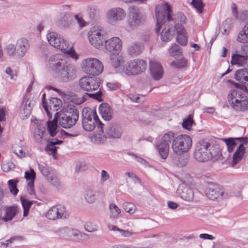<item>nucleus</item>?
I'll list each match as a JSON object with an SVG mask.
<instances>
[{"label": "nucleus", "instance_id": "6ab92c4d", "mask_svg": "<svg viewBox=\"0 0 248 248\" xmlns=\"http://www.w3.org/2000/svg\"><path fill=\"white\" fill-rule=\"evenodd\" d=\"M16 56L22 58L30 48L28 40L24 38L19 39L16 45Z\"/></svg>", "mask_w": 248, "mask_h": 248}, {"label": "nucleus", "instance_id": "37998d69", "mask_svg": "<svg viewBox=\"0 0 248 248\" xmlns=\"http://www.w3.org/2000/svg\"><path fill=\"white\" fill-rule=\"evenodd\" d=\"M187 64V61L185 58H182L180 60L172 62L170 66L175 68H182L186 67Z\"/></svg>", "mask_w": 248, "mask_h": 248}, {"label": "nucleus", "instance_id": "49530a36", "mask_svg": "<svg viewBox=\"0 0 248 248\" xmlns=\"http://www.w3.org/2000/svg\"><path fill=\"white\" fill-rule=\"evenodd\" d=\"M72 16L69 14H65L62 20L61 24L64 27H68L72 23Z\"/></svg>", "mask_w": 248, "mask_h": 248}, {"label": "nucleus", "instance_id": "603ef678", "mask_svg": "<svg viewBox=\"0 0 248 248\" xmlns=\"http://www.w3.org/2000/svg\"><path fill=\"white\" fill-rule=\"evenodd\" d=\"M46 217L50 220H56L58 219L57 215L56 216L55 206H53L48 211Z\"/></svg>", "mask_w": 248, "mask_h": 248}, {"label": "nucleus", "instance_id": "f8f14e48", "mask_svg": "<svg viewBox=\"0 0 248 248\" xmlns=\"http://www.w3.org/2000/svg\"><path fill=\"white\" fill-rule=\"evenodd\" d=\"M88 38L90 43L96 48L102 46L106 40L103 31L96 27L91 29L88 32Z\"/></svg>", "mask_w": 248, "mask_h": 248}, {"label": "nucleus", "instance_id": "de8ad7c7", "mask_svg": "<svg viewBox=\"0 0 248 248\" xmlns=\"http://www.w3.org/2000/svg\"><path fill=\"white\" fill-rule=\"evenodd\" d=\"M246 73L245 69H240L236 71L235 74V78L239 82L245 81V77L247 76L245 75Z\"/></svg>", "mask_w": 248, "mask_h": 248}, {"label": "nucleus", "instance_id": "4c0bfd02", "mask_svg": "<svg viewBox=\"0 0 248 248\" xmlns=\"http://www.w3.org/2000/svg\"><path fill=\"white\" fill-rule=\"evenodd\" d=\"M168 52L171 56L174 57L181 55L182 51L181 48L178 45L173 43L168 49Z\"/></svg>", "mask_w": 248, "mask_h": 248}, {"label": "nucleus", "instance_id": "7ed1b4c3", "mask_svg": "<svg viewBox=\"0 0 248 248\" xmlns=\"http://www.w3.org/2000/svg\"><path fill=\"white\" fill-rule=\"evenodd\" d=\"M228 101L236 111L244 112L248 109V98L242 88L236 87L228 95Z\"/></svg>", "mask_w": 248, "mask_h": 248}, {"label": "nucleus", "instance_id": "c9c22d12", "mask_svg": "<svg viewBox=\"0 0 248 248\" xmlns=\"http://www.w3.org/2000/svg\"><path fill=\"white\" fill-rule=\"evenodd\" d=\"M85 199L89 203H93L95 202L97 199L95 191L91 188H88L85 192Z\"/></svg>", "mask_w": 248, "mask_h": 248}, {"label": "nucleus", "instance_id": "dca6fc26", "mask_svg": "<svg viewBox=\"0 0 248 248\" xmlns=\"http://www.w3.org/2000/svg\"><path fill=\"white\" fill-rule=\"evenodd\" d=\"M56 76L60 81L63 82H67L73 80L76 77L75 68L69 62L62 72H60Z\"/></svg>", "mask_w": 248, "mask_h": 248}, {"label": "nucleus", "instance_id": "58836bf2", "mask_svg": "<svg viewBox=\"0 0 248 248\" xmlns=\"http://www.w3.org/2000/svg\"><path fill=\"white\" fill-rule=\"evenodd\" d=\"M18 182L17 179H11L8 181V187L10 191L14 196H16L18 192V189L17 188V184Z\"/></svg>", "mask_w": 248, "mask_h": 248}, {"label": "nucleus", "instance_id": "6e6552de", "mask_svg": "<svg viewBox=\"0 0 248 248\" xmlns=\"http://www.w3.org/2000/svg\"><path fill=\"white\" fill-rule=\"evenodd\" d=\"M192 144L191 138L188 135L184 134L177 136L173 140L171 147L174 153L182 155L188 152Z\"/></svg>", "mask_w": 248, "mask_h": 248}, {"label": "nucleus", "instance_id": "2f4dec72", "mask_svg": "<svg viewBox=\"0 0 248 248\" xmlns=\"http://www.w3.org/2000/svg\"><path fill=\"white\" fill-rule=\"evenodd\" d=\"M20 201L23 208V216L26 217L28 215L31 205L35 202L33 201H29L23 196L20 197Z\"/></svg>", "mask_w": 248, "mask_h": 248}, {"label": "nucleus", "instance_id": "423d86ee", "mask_svg": "<svg viewBox=\"0 0 248 248\" xmlns=\"http://www.w3.org/2000/svg\"><path fill=\"white\" fill-rule=\"evenodd\" d=\"M62 113L59 121V124L65 129L74 126L79 118V111L77 107L63 108Z\"/></svg>", "mask_w": 248, "mask_h": 248}, {"label": "nucleus", "instance_id": "864d4df0", "mask_svg": "<svg viewBox=\"0 0 248 248\" xmlns=\"http://www.w3.org/2000/svg\"><path fill=\"white\" fill-rule=\"evenodd\" d=\"M7 54L10 56H16V46L13 44H9L5 47Z\"/></svg>", "mask_w": 248, "mask_h": 248}, {"label": "nucleus", "instance_id": "5701e85b", "mask_svg": "<svg viewBox=\"0 0 248 248\" xmlns=\"http://www.w3.org/2000/svg\"><path fill=\"white\" fill-rule=\"evenodd\" d=\"M100 113L104 120L110 121L112 118V109L108 103H102L99 107Z\"/></svg>", "mask_w": 248, "mask_h": 248}, {"label": "nucleus", "instance_id": "1a4fd4ad", "mask_svg": "<svg viewBox=\"0 0 248 248\" xmlns=\"http://www.w3.org/2000/svg\"><path fill=\"white\" fill-rule=\"evenodd\" d=\"M81 68L84 72L93 76L99 75L103 70L102 62L98 59L92 58L84 60L82 62Z\"/></svg>", "mask_w": 248, "mask_h": 248}, {"label": "nucleus", "instance_id": "a18cd8bd", "mask_svg": "<svg viewBox=\"0 0 248 248\" xmlns=\"http://www.w3.org/2000/svg\"><path fill=\"white\" fill-rule=\"evenodd\" d=\"M191 4L196 9L199 14L202 13L203 4L202 0H192Z\"/></svg>", "mask_w": 248, "mask_h": 248}, {"label": "nucleus", "instance_id": "c756f323", "mask_svg": "<svg viewBox=\"0 0 248 248\" xmlns=\"http://www.w3.org/2000/svg\"><path fill=\"white\" fill-rule=\"evenodd\" d=\"M62 102L61 99L57 97H51L47 103L48 108L53 111H57L62 106Z\"/></svg>", "mask_w": 248, "mask_h": 248}, {"label": "nucleus", "instance_id": "bb28decb", "mask_svg": "<svg viewBox=\"0 0 248 248\" xmlns=\"http://www.w3.org/2000/svg\"><path fill=\"white\" fill-rule=\"evenodd\" d=\"M143 49V46L138 42H134L129 45L127 48L129 54L132 56H137L140 54Z\"/></svg>", "mask_w": 248, "mask_h": 248}, {"label": "nucleus", "instance_id": "39448f33", "mask_svg": "<svg viewBox=\"0 0 248 248\" xmlns=\"http://www.w3.org/2000/svg\"><path fill=\"white\" fill-rule=\"evenodd\" d=\"M157 11V14H156V32L159 31L160 29L163 28L164 25L168 21H172L173 18L172 11L170 6L164 0H160L159 4L156 6V11Z\"/></svg>", "mask_w": 248, "mask_h": 248}, {"label": "nucleus", "instance_id": "f3484780", "mask_svg": "<svg viewBox=\"0 0 248 248\" xmlns=\"http://www.w3.org/2000/svg\"><path fill=\"white\" fill-rule=\"evenodd\" d=\"M177 193L184 200L191 202L194 198V193L192 188L184 184L180 185L177 189Z\"/></svg>", "mask_w": 248, "mask_h": 248}, {"label": "nucleus", "instance_id": "8fccbe9b", "mask_svg": "<svg viewBox=\"0 0 248 248\" xmlns=\"http://www.w3.org/2000/svg\"><path fill=\"white\" fill-rule=\"evenodd\" d=\"M123 207L125 212L133 214L136 210V206L131 202H125L123 205Z\"/></svg>", "mask_w": 248, "mask_h": 248}, {"label": "nucleus", "instance_id": "ea45409f", "mask_svg": "<svg viewBox=\"0 0 248 248\" xmlns=\"http://www.w3.org/2000/svg\"><path fill=\"white\" fill-rule=\"evenodd\" d=\"M123 62V58L121 56L118 55V54L113 55L110 58L111 64L114 68H117L120 66Z\"/></svg>", "mask_w": 248, "mask_h": 248}, {"label": "nucleus", "instance_id": "0e129e2a", "mask_svg": "<svg viewBox=\"0 0 248 248\" xmlns=\"http://www.w3.org/2000/svg\"><path fill=\"white\" fill-rule=\"evenodd\" d=\"M109 208L113 214V216H118L121 212L119 208L114 203H111L109 205Z\"/></svg>", "mask_w": 248, "mask_h": 248}, {"label": "nucleus", "instance_id": "c85d7f7f", "mask_svg": "<svg viewBox=\"0 0 248 248\" xmlns=\"http://www.w3.org/2000/svg\"><path fill=\"white\" fill-rule=\"evenodd\" d=\"M175 34V29L171 27L168 29L165 28L161 32V39L164 42L170 41Z\"/></svg>", "mask_w": 248, "mask_h": 248}, {"label": "nucleus", "instance_id": "20e7f679", "mask_svg": "<svg viewBox=\"0 0 248 248\" xmlns=\"http://www.w3.org/2000/svg\"><path fill=\"white\" fill-rule=\"evenodd\" d=\"M102 92L100 89L94 93H86L83 95H78L74 93H63L62 97L64 101L68 102V106L70 107H76L75 105H79L87 100V97H89L99 102L103 101L102 97Z\"/></svg>", "mask_w": 248, "mask_h": 248}, {"label": "nucleus", "instance_id": "0eeeda50", "mask_svg": "<svg viewBox=\"0 0 248 248\" xmlns=\"http://www.w3.org/2000/svg\"><path fill=\"white\" fill-rule=\"evenodd\" d=\"M206 193L210 200H217L218 201L228 199L234 195L232 188H224L217 184L209 186L206 189Z\"/></svg>", "mask_w": 248, "mask_h": 248}, {"label": "nucleus", "instance_id": "9d476101", "mask_svg": "<svg viewBox=\"0 0 248 248\" xmlns=\"http://www.w3.org/2000/svg\"><path fill=\"white\" fill-rule=\"evenodd\" d=\"M146 63L142 59H137L130 62L124 67L123 72L127 76L137 75L142 73L146 69Z\"/></svg>", "mask_w": 248, "mask_h": 248}, {"label": "nucleus", "instance_id": "f704fd0d", "mask_svg": "<svg viewBox=\"0 0 248 248\" xmlns=\"http://www.w3.org/2000/svg\"><path fill=\"white\" fill-rule=\"evenodd\" d=\"M237 40L241 43L248 42V22L238 35Z\"/></svg>", "mask_w": 248, "mask_h": 248}, {"label": "nucleus", "instance_id": "412c9836", "mask_svg": "<svg viewBox=\"0 0 248 248\" xmlns=\"http://www.w3.org/2000/svg\"><path fill=\"white\" fill-rule=\"evenodd\" d=\"M245 140H247V139H244L243 138L235 139L232 138L222 139V140L225 143L226 145L227 151L230 153L233 152L237 148V146H238V145L239 144H238L237 141H239L240 142H247L248 141H245Z\"/></svg>", "mask_w": 248, "mask_h": 248}, {"label": "nucleus", "instance_id": "393cba45", "mask_svg": "<svg viewBox=\"0 0 248 248\" xmlns=\"http://www.w3.org/2000/svg\"><path fill=\"white\" fill-rule=\"evenodd\" d=\"M246 152L245 147L242 143H240L233 154L232 160V166L234 167L242 159Z\"/></svg>", "mask_w": 248, "mask_h": 248}, {"label": "nucleus", "instance_id": "774afa93", "mask_svg": "<svg viewBox=\"0 0 248 248\" xmlns=\"http://www.w3.org/2000/svg\"><path fill=\"white\" fill-rule=\"evenodd\" d=\"M74 17L80 28H83L85 26L86 22L83 19L82 16L80 14L76 15Z\"/></svg>", "mask_w": 248, "mask_h": 248}, {"label": "nucleus", "instance_id": "473e14b6", "mask_svg": "<svg viewBox=\"0 0 248 248\" xmlns=\"http://www.w3.org/2000/svg\"><path fill=\"white\" fill-rule=\"evenodd\" d=\"M182 124L184 129L188 131L191 130L192 126L195 124L193 120V116L192 114H190L187 117L185 118Z\"/></svg>", "mask_w": 248, "mask_h": 248}, {"label": "nucleus", "instance_id": "338daca9", "mask_svg": "<svg viewBox=\"0 0 248 248\" xmlns=\"http://www.w3.org/2000/svg\"><path fill=\"white\" fill-rule=\"evenodd\" d=\"M46 133L45 130L42 131L41 132H39V133H35L34 135V139L35 141L39 143H42V140L44 138V135Z\"/></svg>", "mask_w": 248, "mask_h": 248}, {"label": "nucleus", "instance_id": "4d7b16f0", "mask_svg": "<svg viewBox=\"0 0 248 248\" xmlns=\"http://www.w3.org/2000/svg\"><path fill=\"white\" fill-rule=\"evenodd\" d=\"M80 134V133L78 131H74L73 133H68L62 129L61 130L60 134L58 135L59 138H61L62 136L64 135L67 137L72 138V137H76Z\"/></svg>", "mask_w": 248, "mask_h": 248}, {"label": "nucleus", "instance_id": "ddd939ff", "mask_svg": "<svg viewBox=\"0 0 248 248\" xmlns=\"http://www.w3.org/2000/svg\"><path fill=\"white\" fill-rule=\"evenodd\" d=\"M100 83V79L98 78L90 76L81 78L79 81V86L88 92L98 90Z\"/></svg>", "mask_w": 248, "mask_h": 248}, {"label": "nucleus", "instance_id": "bf43d9fd", "mask_svg": "<svg viewBox=\"0 0 248 248\" xmlns=\"http://www.w3.org/2000/svg\"><path fill=\"white\" fill-rule=\"evenodd\" d=\"M36 177L35 173L33 169H31L30 171H26L25 173V178L27 180L34 182Z\"/></svg>", "mask_w": 248, "mask_h": 248}, {"label": "nucleus", "instance_id": "7c9ffc66", "mask_svg": "<svg viewBox=\"0 0 248 248\" xmlns=\"http://www.w3.org/2000/svg\"><path fill=\"white\" fill-rule=\"evenodd\" d=\"M157 149L160 156L163 159H166L169 155L170 146L168 143L160 144L159 143L157 146Z\"/></svg>", "mask_w": 248, "mask_h": 248}, {"label": "nucleus", "instance_id": "69168bd1", "mask_svg": "<svg viewBox=\"0 0 248 248\" xmlns=\"http://www.w3.org/2000/svg\"><path fill=\"white\" fill-rule=\"evenodd\" d=\"M149 71L151 76L153 79H155V61L151 60L150 61Z\"/></svg>", "mask_w": 248, "mask_h": 248}, {"label": "nucleus", "instance_id": "6e6d98bb", "mask_svg": "<svg viewBox=\"0 0 248 248\" xmlns=\"http://www.w3.org/2000/svg\"><path fill=\"white\" fill-rule=\"evenodd\" d=\"M164 75V70L162 66L156 62V80L161 79Z\"/></svg>", "mask_w": 248, "mask_h": 248}, {"label": "nucleus", "instance_id": "3c124183", "mask_svg": "<svg viewBox=\"0 0 248 248\" xmlns=\"http://www.w3.org/2000/svg\"><path fill=\"white\" fill-rule=\"evenodd\" d=\"M38 168L41 173L43 176L46 177V179L51 175L50 170L48 166L39 164Z\"/></svg>", "mask_w": 248, "mask_h": 248}, {"label": "nucleus", "instance_id": "5fc2aeb1", "mask_svg": "<svg viewBox=\"0 0 248 248\" xmlns=\"http://www.w3.org/2000/svg\"><path fill=\"white\" fill-rule=\"evenodd\" d=\"M47 180L52 185L55 187H58L60 185V181L59 178L54 174L48 177Z\"/></svg>", "mask_w": 248, "mask_h": 248}, {"label": "nucleus", "instance_id": "a211bd4d", "mask_svg": "<svg viewBox=\"0 0 248 248\" xmlns=\"http://www.w3.org/2000/svg\"><path fill=\"white\" fill-rule=\"evenodd\" d=\"M126 16L125 11L121 8H113L108 11L107 18L110 22H116L124 19Z\"/></svg>", "mask_w": 248, "mask_h": 248}, {"label": "nucleus", "instance_id": "a878e982", "mask_svg": "<svg viewBox=\"0 0 248 248\" xmlns=\"http://www.w3.org/2000/svg\"><path fill=\"white\" fill-rule=\"evenodd\" d=\"M47 142L46 146L45 148V151L47 152H49V154L55 155L57 153L58 149V147H57L56 145L62 144L63 141L58 139H54L50 141L47 140Z\"/></svg>", "mask_w": 248, "mask_h": 248}, {"label": "nucleus", "instance_id": "f03ea898", "mask_svg": "<svg viewBox=\"0 0 248 248\" xmlns=\"http://www.w3.org/2000/svg\"><path fill=\"white\" fill-rule=\"evenodd\" d=\"M220 152L218 148L212 146L205 140H201L197 144L194 156L199 162H205L218 156Z\"/></svg>", "mask_w": 248, "mask_h": 248}, {"label": "nucleus", "instance_id": "f257e3e1", "mask_svg": "<svg viewBox=\"0 0 248 248\" xmlns=\"http://www.w3.org/2000/svg\"><path fill=\"white\" fill-rule=\"evenodd\" d=\"M82 125L86 131H92L96 127L98 131L104 133V124L99 120L95 111L88 107H84L82 110Z\"/></svg>", "mask_w": 248, "mask_h": 248}, {"label": "nucleus", "instance_id": "13d9d810", "mask_svg": "<svg viewBox=\"0 0 248 248\" xmlns=\"http://www.w3.org/2000/svg\"><path fill=\"white\" fill-rule=\"evenodd\" d=\"M85 230L88 232H92L98 230L97 226L92 222H88L84 225Z\"/></svg>", "mask_w": 248, "mask_h": 248}, {"label": "nucleus", "instance_id": "b1692460", "mask_svg": "<svg viewBox=\"0 0 248 248\" xmlns=\"http://www.w3.org/2000/svg\"><path fill=\"white\" fill-rule=\"evenodd\" d=\"M17 209V207L16 205L4 207V210L5 214L3 217L1 216L0 220L1 219L5 222L11 220L16 215ZM1 215H2V211H1Z\"/></svg>", "mask_w": 248, "mask_h": 248}, {"label": "nucleus", "instance_id": "79ce46f5", "mask_svg": "<svg viewBox=\"0 0 248 248\" xmlns=\"http://www.w3.org/2000/svg\"><path fill=\"white\" fill-rule=\"evenodd\" d=\"M174 134L172 131H168L164 134L161 138V141L159 143L160 144H167L169 143L172 140H173Z\"/></svg>", "mask_w": 248, "mask_h": 248}, {"label": "nucleus", "instance_id": "4468645a", "mask_svg": "<svg viewBox=\"0 0 248 248\" xmlns=\"http://www.w3.org/2000/svg\"><path fill=\"white\" fill-rule=\"evenodd\" d=\"M143 21V19L139 8L134 6L130 7L127 21L128 25L131 28H134L140 25Z\"/></svg>", "mask_w": 248, "mask_h": 248}, {"label": "nucleus", "instance_id": "9b49d317", "mask_svg": "<svg viewBox=\"0 0 248 248\" xmlns=\"http://www.w3.org/2000/svg\"><path fill=\"white\" fill-rule=\"evenodd\" d=\"M69 63L67 59L60 54L52 55L48 60L50 68L55 75L62 72Z\"/></svg>", "mask_w": 248, "mask_h": 248}, {"label": "nucleus", "instance_id": "e433bc0d", "mask_svg": "<svg viewBox=\"0 0 248 248\" xmlns=\"http://www.w3.org/2000/svg\"><path fill=\"white\" fill-rule=\"evenodd\" d=\"M55 44H53V47L62 51H65L68 47L67 44L64 39L60 37L57 36L55 39Z\"/></svg>", "mask_w": 248, "mask_h": 248}, {"label": "nucleus", "instance_id": "72a5a7b5", "mask_svg": "<svg viewBox=\"0 0 248 248\" xmlns=\"http://www.w3.org/2000/svg\"><path fill=\"white\" fill-rule=\"evenodd\" d=\"M47 129L50 137H54L57 133L58 125L57 123L51 121H48L46 123Z\"/></svg>", "mask_w": 248, "mask_h": 248}, {"label": "nucleus", "instance_id": "09e8293b", "mask_svg": "<svg viewBox=\"0 0 248 248\" xmlns=\"http://www.w3.org/2000/svg\"><path fill=\"white\" fill-rule=\"evenodd\" d=\"M88 14L92 20H96L98 17L97 10L94 6H90L88 8Z\"/></svg>", "mask_w": 248, "mask_h": 248}, {"label": "nucleus", "instance_id": "cd10ccee", "mask_svg": "<svg viewBox=\"0 0 248 248\" xmlns=\"http://www.w3.org/2000/svg\"><path fill=\"white\" fill-rule=\"evenodd\" d=\"M248 62V56L239 54H233L232 57L231 63L232 65L244 66Z\"/></svg>", "mask_w": 248, "mask_h": 248}, {"label": "nucleus", "instance_id": "680f3d73", "mask_svg": "<svg viewBox=\"0 0 248 248\" xmlns=\"http://www.w3.org/2000/svg\"><path fill=\"white\" fill-rule=\"evenodd\" d=\"M57 35L58 34L56 32H49L47 34V39L48 42L52 46H53V44L55 43V41Z\"/></svg>", "mask_w": 248, "mask_h": 248}, {"label": "nucleus", "instance_id": "e2e57ef3", "mask_svg": "<svg viewBox=\"0 0 248 248\" xmlns=\"http://www.w3.org/2000/svg\"><path fill=\"white\" fill-rule=\"evenodd\" d=\"M15 167V164L11 162L3 163L1 165V169L4 172H7Z\"/></svg>", "mask_w": 248, "mask_h": 248}, {"label": "nucleus", "instance_id": "4be33fe9", "mask_svg": "<svg viewBox=\"0 0 248 248\" xmlns=\"http://www.w3.org/2000/svg\"><path fill=\"white\" fill-rule=\"evenodd\" d=\"M175 31L177 33L176 41L181 46H186L187 44L188 36L184 28L180 26H175Z\"/></svg>", "mask_w": 248, "mask_h": 248}, {"label": "nucleus", "instance_id": "aec40b11", "mask_svg": "<svg viewBox=\"0 0 248 248\" xmlns=\"http://www.w3.org/2000/svg\"><path fill=\"white\" fill-rule=\"evenodd\" d=\"M121 128L114 124H108L105 130V137L107 138L118 139L122 136Z\"/></svg>", "mask_w": 248, "mask_h": 248}, {"label": "nucleus", "instance_id": "2eb2a0df", "mask_svg": "<svg viewBox=\"0 0 248 248\" xmlns=\"http://www.w3.org/2000/svg\"><path fill=\"white\" fill-rule=\"evenodd\" d=\"M106 50L111 55L118 54L122 46V42L117 37H114L105 40Z\"/></svg>", "mask_w": 248, "mask_h": 248}, {"label": "nucleus", "instance_id": "a19ab883", "mask_svg": "<svg viewBox=\"0 0 248 248\" xmlns=\"http://www.w3.org/2000/svg\"><path fill=\"white\" fill-rule=\"evenodd\" d=\"M55 206L56 216L57 215L58 219L66 218L68 216V214L65 207L60 205Z\"/></svg>", "mask_w": 248, "mask_h": 248}, {"label": "nucleus", "instance_id": "c03bdc74", "mask_svg": "<svg viewBox=\"0 0 248 248\" xmlns=\"http://www.w3.org/2000/svg\"><path fill=\"white\" fill-rule=\"evenodd\" d=\"M127 155L134 157L135 159L138 162L140 163L141 164L144 165L145 167H151V165L144 158L139 156L135 155L133 152H128Z\"/></svg>", "mask_w": 248, "mask_h": 248}, {"label": "nucleus", "instance_id": "052dcab7", "mask_svg": "<svg viewBox=\"0 0 248 248\" xmlns=\"http://www.w3.org/2000/svg\"><path fill=\"white\" fill-rule=\"evenodd\" d=\"M73 235L77 237V238L80 240L84 241L89 239V235L85 233L78 231H76L73 234Z\"/></svg>", "mask_w": 248, "mask_h": 248}]
</instances>
